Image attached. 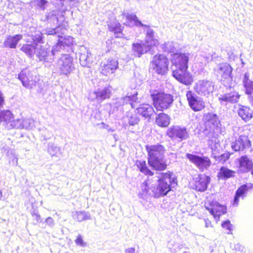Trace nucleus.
<instances>
[{
    "label": "nucleus",
    "mask_w": 253,
    "mask_h": 253,
    "mask_svg": "<svg viewBox=\"0 0 253 253\" xmlns=\"http://www.w3.org/2000/svg\"><path fill=\"white\" fill-rule=\"evenodd\" d=\"M157 183L153 184V180L148 178L146 180V184L144 185L145 189L148 187V194L151 197L158 198L164 197L170 190V184L176 183V179L172 172L159 173L156 177H153Z\"/></svg>",
    "instance_id": "1"
},
{
    "label": "nucleus",
    "mask_w": 253,
    "mask_h": 253,
    "mask_svg": "<svg viewBox=\"0 0 253 253\" xmlns=\"http://www.w3.org/2000/svg\"><path fill=\"white\" fill-rule=\"evenodd\" d=\"M148 153V162L149 166L157 170H164L167 168L164 154L166 150L160 144L146 146Z\"/></svg>",
    "instance_id": "2"
},
{
    "label": "nucleus",
    "mask_w": 253,
    "mask_h": 253,
    "mask_svg": "<svg viewBox=\"0 0 253 253\" xmlns=\"http://www.w3.org/2000/svg\"><path fill=\"white\" fill-rule=\"evenodd\" d=\"M122 16L123 18L125 19L124 24L126 26L130 27L135 26L146 28L145 30L146 33L145 43L147 47L150 48V49L152 47L157 46L159 44V42L157 38V36L154 30L150 28L149 26L142 24L135 14L123 13Z\"/></svg>",
    "instance_id": "3"
},
{
    "label": "nucleus",
    "mask_w": 253,
    "mask_h": 253,
    "mask_svg": "<svg viewBox=\"0 0 253 253\" xmlns=\"http://www.w3.org/2000/svg\"><path fill=\"white\" fill-rule=\"evenodd\" d=\"M205 131H209L208 145L213 151L215 152L219 146L217 134L219 129L220 121L218 116L213 113H210L204 116Z\"/></svg>",
    "instance_id": "4"
},
{
    "label": "nucleus",
    "mask_w": 253,
    "mask_h": 253,
    "mask_svg": "<svg viewBox=\"0 0 253 253\" xmlns=\"http://www.w3.org/2000/svg\"><path fill=\"white\" fill-rule=\"evenodd\" d=\"M154 105L158 111H163L171 107L173 102V97L172 95L157 90L151 91Z\"/></svg>",
    "instance_id": "5"
},
{
    "label": "nucleus",
    "mask_w": 253,
    "mask_h": 253,
    "mask_svg": "<svg viewBox=\"0 0 253 253\" xmlns=\"http://www.w3.org/2000/svg\"><path fill=\"white\" fill-rule=\"evenodd\" d=\"M151 64L153 70L158 74L164 75L168 71L169 59L163 54L155 55Z\"/></svg>",
    "instance_id": "6"
},
{
    "label": "nucleus",
    "mask_w": 253,
    "mask_h": 253,
    "mask_svg": "<svg viewBox=\"0 0 253 253\" xmlns=\"http://www.w3.org/2000/svg\"><path fill=\"white\" fill-rule=\"evenodd\" d=\"M56 67L61 74L67 75L75 68L73 58L68 54H62L56 63Z\"/></svg>",
    "instance_id": "7"
},
{
    "label": "nucleus",
    "mask_w": 253,
    "mask_h": 253,
    "mask_svg": "<svg viewBox=\"0 0 253 253\" xmlns=\"http://www.w3.org/2000/svg\"><path fill=\"white\" fill-rule=\"evenodd\" d=\"M214 84L211 80H199L195 84L194 89L201 96H208L214 90Z\"/></svg>",
    "instance_id": "8"
},
{
    "label": "nucleus",
    "mask_w": 253,
    "mask_h": 253,
    "mask_svg": "<svg viewBox=\"0 0 253 253\" xmlns=\"http://www.w3.org/2000/svg\"><path fill=\"white\" fill-rule=\"evenodd\" d=\"M186 157L202 171L208 169L211 164V161L208 157L187 153Z\"/></svg>",
    "instance_id": "9"
},
{
    "label": "nucleus",
    "mask_w": 253,
    "mask_h": 253,
    "mask_svg": "<svg viewBox=\"0 0 253 253\" xmlns=\"http://www.w3.org/2000/svg\"><path fill=\"white\" fill-rule=\"evenodd\" d=\"M167 135L172 139H177L182 141L187 139L189 136L187 128L180 126H172L169 127L167 131Z\"/></svg>",
    "instance_id": "10"
},
{
    "label": "nucleus",
    "mask_w": 253,
    "mask_h": 253,
    "mask_svg": "<svg viewBox=\"0 0 253 253\" xmlns=\"http://www.w3.org/2000/svg\"><path fill=\"white\" fill-rule=\"evenodd\" d=\"M18 79L21 81L24 86L27 88L31 89L36 85L38 78L33 72L25 69L22 70L18 75Z\"/></svg>",
    "instance_id": "11"
},
{
    "label": "nucleus",
    "mask_w": 253,
    "mask_h": 253,
    "mask_svg": "<svg viewBox=\"0 0 253 253\" xmlns=\"http://www.w3.org/2000/svg\"><path fill=\"white\" fill-rule=\"evenodd\" d=\"M187 70L188 68L173 69L172 76L180 83L186 85H190L193 82V79L191 74Z\"/></svg>",
    "instance_id": "12"
},
{
    "label": "nucleus",
    "mask_w": 253,
    "mask_h": 253,
    "mask_svg": "<svg viewBox=\"0 0 253 253\" xmlns=\"http://www.w3.org/2000/svg\"><path fill=\"white\" fill-rule=\"evenodd\" d=\"M187 70L188 68L173 69L172 76L180 83L186 85H190L193 82V79L191 74Z\"/></svg>",
    "instance_id": "13"
},
{
    "label": "nucleus",
    "mask_w": 253,
    "mask_h": 253,
    "mask_svg": "<svg viewBox=\"0 0 253 253\" xmlns=\"http://www.w3.org/2000/svg\"><path fill=\"white\" fill-rule=\"evenodd\" d=\"M111 95V90L109 86L103 88H98L90 93L89 99L91 101H96L98 103L102 102L104 100L108 99Z\"/></svg>",
    "instance_id": "14"
},
{
    "label": "nucleus",
    "mask_w": 253,
    "mask_h": 253,
    "mask_svg": "<svg viewBox=\"0 0 253 253\" xmlns=\"http://www.w3.org/2000/svg\"><path fill=\"white\" fill-rule=\"evenodd\" d=\"M190 55L189 53L174 54L171 59L172 65L175 66L176 69L188 68V62Z\"/></svg>",
    "instance_id": "15"
},
{
    "label": "nucleus",
    "mask_w": 253,
    "mask_h": 253,
    "mask_svg": "<svg viewBox=\"0 0 253 253\" xmlns=\"http://www.w3.org/2000/svg\"><path fill=\"white\" fill-rule=\"evenodd\" d=\"M14 115L8 110H0V124H2L5 128L10 129L14 128L16 119Z\"/></svg>",
    "instance_id": "16"
},
{
    "label": "nucleus",
    "mask_w": 253,
    "mask_h": 253,
    "mask_svg": "<svg viewBox=\"0 0 253 253\" xmlns=\"http://www.w3.org/2000/svg\"><path fill=\"white\" fill-rule=\"evenodd\" d=\"M232 68L226 63H221L218 65L215 71L221 77L223 82H231L233 79Z\"/></svg>",
    "instance_id": "17"
},
{
    "label": "nucleus",
    "mask_w": 253,
    "mask_h": 253,
    "mask_svg": "<svg viewBox=\"0 0 253 253\" xmlns=\"http://www.w3.org/2000/svg\"><path fill=\"white\" fill-rule=\"evenodd\" d=\"M118 68V62L113 59H108L101 64V73L105 76L114 73Z\"/></svg>",
    "instance_id": "18"
},
{
    "label": "nucleus",
    "mask_w": 253,
    "mask_h": 253,
    "mask_svg": "<svg viewBox=\"0 0 253 253\" xmlns=\"http://www.w3.org/2000/svg\"><path fill=\"white\" fill-rule=\"evenodd\" d=\"M186 97L190 107L194 111H198L205 107L204 103L200 99H199L191 91L187 92Z\"/></svg>",
    "instance_id": "19"
},
{
    "label": "nucleus",
    "mask_w": 253,
    "mask_h": 253,
    "mask_svg": "<svg viewBox=\"0 0 253 253\" xmlns=\"http://www.w3.org/2000/svg\"><path fill=\"white\" fill-rule=\"evenodd\" d=\"M210 179V177L207 175H199L194 178V188L198 191H205L207 189Z\"/></svg>",
    "instance_id": "20"
},
{
    "label": "nucleus",
    "mask_w": 253,
    "mask_h": 253,
    "mask_svg": "<svg viewBox=\"0 0 253 253\" xmlns=\"http://www.w3.org/2000/svg\"><path fill=\"white\" fill-rule=\"evenodd\" d=\"M240 95L236 91H231L224 94L220 95L218 100L222 105H226L228 103H235L238 102Z\"/></svg>",
    "instance_id": "21"
},
{
    "label": "nucleus",
    "mask_w": 253,
    "mask_h": 253,
    "mask_svg": "<svg viewBox=\"0 0 253 253\" xmlns=\"http://www.w3.org/2000/svg\"><path fill=\"white\" fill-rule=\"evenodd\" d=\"M80 62L83 67L90 68L93 65L92 57L89 50L84 46L81 47Z\"/></svg>",
    "instance_id": "22"
},
{
    "label": "nucleus",
    "mask_w": 253,
    "mask_h": 253,
    "mask_svg": "<svg viewBox=\"0 0 253 253\" xmlns=\"http://www.w3.org/2000/svg\"><path fill=\"white\" fill-rule=\"evenodd\" d=\"M251 146V141L248 136L241 135L232 144V148L235 151L243 150L246 148H249Z\"/></svg>",
    "instance_id": "23"
},
{
    "label": "nucleus",
    "mask_w": 253,
    "mask_h": 253,
    "mask_svg": "<svg viewBox=\"0 0 253 253\" xmlns=\"http://www.w3.org/2000/svg\"><path fill=\"white\" fill-rule=\"evenodd\" d=\"M36 54L41 61L49 62L53 59L51 52L47 51L46 48L41 44L37 45Z\"/></svg>",
    "instance_id": "24"
},
{
    "label": "nucleus",
    "mask_w": 253,
    "mask_h": 253,
    "mask_svg": "<svg viewBox=\"0 0 253 253\" xmlns=\"http://www.w3.org/2000/svg\"><path fill=\"white\" fill-rule=\"evenodd\" d=\"M206 209L214 216L215 219L218 220L221 215L226 212V207L218 203H215L214 205L211 206V207H206Z\"/></svg>",
    "instance_id": "25"
},
{
    "label": "nucleus",
    "mask_w": 253,
    "mask_h": 253,
    "mask_svg": "<svg viewBox=\"0 0 253 253\" xmlns=\"http://www.w3.org/2000/svg\"><path fill=\"white\" fill-rule=\"evenodd\" d=\"M136 110L137 114L145 118H150L155 112L153 107L148 104H140Z\"/></svg>",
    "instance_id": "26"
},
{
    "label": "nucleus",
    "mask_w": 253,
    "mask_h": 253,
    "mask_svg": "<svg viewBox=\"0 0 253 253\" xmlns=\"http://www.w3.org/2000/svg\"><path fill=\"white\" fill-rule=\"evenodd\" d=\"M253 187V184H244L241 186L236 192L233 205L234 206H237L239 204V199L241 198L243 199L245 196L247 192Z\"/></svg>",
    "instance_id": "27"
},
{
    "label": "nucleus",
    "mask_w": 253,
    "mask_h": 253,
    "mask_svg": "<svg viewBox=\"0 0 253 253\" xmlns=\"http://www.w3.org/2000/svg\"><path fill=\"white\" fill-rule=\"evenodd\" d=\"M239 169L243 172L251 170L253 167L252 161L247 156H243L239 159Z\"/></svg>",
    "instance_id": "28"
},
{
    "label": "nucleus",
    "mask_w": 253,
    "mask_h": 253,
    "mask_svg": "<svg viewBox=\"0 0 253 253\" xmlns=\"http://www.w3.org/2000/svg\"><path fill=\"white\" fill-rule=\"evenodd\" d=\"M237 112L239 116L246 122L249 121L253 116V111L247 106L241 105Z\"/></svg>",
    "instance_id": "29"
},
{
    "label": "nucleus",
    "mask_w": 253,
    "mask_h": 253,
    "mask_svg": "<svg viewBox=\"0 0 253 253\" xmlns=\"http://www.w3.org/2000/svg\"><path fill=\"white\" fill-rule=\"evenodd\" d=\"M140 120L136 114L128 113L127 115L123 118V126L126 129L128 126H134L137 125Z\"/></svg>",
    "instance_id": "30"
},
{
    "label": "nucleus",
    "mask_w": 253,
    "mask_h": 253,
    "mask_svg": "<svg viewBox=\"0 0 253 253\" xmlns=\"http://www.w3.org/2000/svg\"><path fill=\"white\" fill-rule=\"evenodd\" d=\"M23 38L22 35H16L14 36H8L4 42V45L6 47L15 48L17 44Z\"/></svg>",
    "instance_id": "31"
},
{
    "label": "nucleus",
    "mask_w": 253,
    "mask_h": 253,
    "mask_svg": "<svg viewBox=\"0 0 253 253\" xmlns=\"http://www.w3.org/2000/svg\"><path fill=\"white\" fill-rule=\"evenodd\" d=\"M109 31L113 32L116 38H123V34L122 33V28L120 23L114 21L108 24Z\"/></svg>",
    "instance_id": "32"
},
{
    "label": "nucleus",
    "mask_w": 253,
    "mask_h": 253,
    "mask_svg": "<svg viewBox=\"0 0 253 253\" xmlns=\"http://www.w3.org/2000/svg\"><path fill=\"white\" fill-rule=\"evenodd\" d=\"M33 121L31 119H16L14 128H32Z\"/></svg>",
    "instance_id": "33"
},
{
    "label": "nucleus",
    "mask_w": 253,
    "mask_h": 253,
    "mask_svg": "<svg viewBox=\"0 0 253 253\" xmlns=\"http://www.w3.org/2000/svg\"><path fill=\"white\" fill-rule=\"evenodd\" d=\"M250 74L247 72L245 74L243 79V83L245 88L246 93L248 94L253 93V81L249 79Z\"/></svg>",
    "instance_id": "34"
},
{
    "label": "nucleus",
    "mask_w": 253,
    "mask_h": 253,
    "mask_svg": "<svg viewBox=\"0 0 253 253\" xmlns=\"http://www.w3.org/2000/svg\"><path fill=\"white\" fill-rule=\"evenodd\" d=\"M170 117L164 113H160L156 119V124L161 127H167L170 123Z\"/></svg>",
    "instance_id": "35"
},
{
    "label": "nucleus",
    "mask_w": 253,
    "mask_h": 253,
    "mask_svg": "<svg viewBox=\"0 0 253 253\" xmlns=\"http://www.w3.org/2000/svg\"><path fill=\"white\" fill-rule=\"evenodd\" d=\"M38 44H24L22 45L20 50L26 54L29 57H32L34 53L36 54L37 45Z\"/></svg>",
    "instance_id": "36"
},
{
    "label": "nucleus",
    "mask_w": 253,
    "mask_h": 253,
    "mask_svg": "<svg viewBox=\"0 0 253 253\" xmlns=\"http://www.w3.org/2000/svg\"><path fill=\"white\" fill-rule=\"evenodd\" d=\"M235 172L227 168L222 167L218 173V177L220 179H225L234 176Z\"/></svg>",
    "instance_id": "37"
},
{
    "label": "nucleus",
    "mask_w": 253,
    "mask_h": 253,
    "mask_svg": "<svg viewBox=\"0 0 253 253\" xmlns=\"http://www.w3.org/2000/svg\"><path fill=\"white\" fill-rule=\"evenodd\" d=\"M73 216L74 219L79 222L88 220L91 218L90 213L85 211L74 212Z\"/></svg>",
    "instance_id": "38"
},
{
    "label": "nucleus",
    "mask_w": 253,
    "mask_h": 253,
    "mask_svg": "<svg viewBox=\"0 0 253 253\" xmlns=\"http://www.w3.org/2000/svg\"><path fill=\"white\" fill-rule=\"evenodd\" d=\"M133 50L137 52L139 57L141 55L150 50V48L144 44L133 43L132 45Z\"/></svg>",
    "instance_id": "39"
},
{
    "label": "nucleus",
    "mask_w": 253,
    "mask_h": 253,
    "mask_svg": "<svg viewBox=\"0 0 253 253\" xmlns=\"http://www.w3.org/2000/svg\"><path fill=\"white\" fill-rule=\"evenodd\" d=\"M137 94V92L134 91L132 95H127L123 98L122 99L123 100V103H127L129 102L132 108H134L136 107L137 106L135 104L138 102V98L136 96Z\"/></svg>",
    "instance_id": "40"
},
{
    "label": "nucleus",
    "mask_w": 253,
    "mask_h": 253,
    "mask_svg": "<svg viewBox=\"0 0 253 253\" xmlns=\"http://www.w3.org/2000/svg\"><path fill=\"white\" fill-rule=\"evenodd\" d=\"M136 165L139 169L140 171L146 175L152 176L153 172H152L146 166V162L144 161H137Z\"/></svg>",
    "instance_id": "41"
},
{
    "label": "nucleus",
    "mask_w": 253,
    "mask_h": 253,
    "mask_svg": "<svg viewBox=\"0 0 253 253\" xmlns=\"http://www.w3.org/2000/svg\"><path fill=\"white\" fill-rule=\"evenodd\" d=\"M47 151L51 157H58L61 155L60 148L53 144L49 145Z\"/></svg>",
    "instance_id": "42"
},
{
    "label": "nucleus",
    "mask_w": 253,
    "mask_h": 253,
    "mask_svg": "<svg viewBox=\"0 0 253 253\" xmlns=\"http://www.w3.org/2000/svg\"><path fill=\"white\" fill-rule=\"evenodd\" d=\"M58 37L59 38L58 40L59 41L60 43H61L66 49L73 43V38L70 36H66L64 37L58 35Z\"/></svg>",
    "instance_id": "43"
},
{
    "label": "nucleus",
    "mask_w": 253,
    "mask_h": 253,
    "mask_svg": "<svg viewBox=\"0 0 253 253\" xmlns=\"http://www.w3.org/2000/svg\"><path fill=\"white\" fill-rule=\"evenodd\" d=\"M66 48L64 46V45L60 43L59 41H58V42L53 46L52 48V50L51 51L53 57L54 56L56 55L59 52H61L65 50Z\"/></svg>",
    "instance_id": "44"
},
{
    "label": "nucleus",
    "mask_w": 253,
    "mask_h": 253,
    "mask_svg": "<svg viewBox=\"0 0 253 253\" xmlns=\"http://www.w3.org/2000/svg\"><path fill=\"white\" fill-rule=\"evenodd\" d=\"M146 184V181L145 183H143L141 186L142 190L138 194V197L140 199H142L144 201H147L148 198L149 196H150L148 194V187H146V189L144 186V185Z\"/></svg>",
    "instance_id": "45"
},
{
    "label": "nucleus",
    "mask_w": 253,
    "mask_h": 253,
    "mask_svg": "<svg viewBox=\"0 0 253 253\" xmlns=\"http://www.w3.org/2000/svg\"><path fill=\"white\" fill-rule=\"evenodd\" d=\"M211 157L214 158L216 161L219 162L223 163L226 160H227L230 157V154L228 153H224L219 156H217L215 155V153L213 152L211 154Z\"/></svg>",
    "instance_id": "46"
},
{
    "label": "nucleus",
    "mask_w": 253,
    "mask_h": 253,
    "mask_svg": "<svg viewBox=\"0 0 253 253\" xmlns=\"http://www.w3.org/2000/svg\"><path fill=\"white\" fill-rule=\"evenodd\" d=\"M59 27H57L54 29L47 28L45 30V34L47 35H58L59 33Z\"/></svg>",
    "instance_id": "47"
},
{
    "label": "nucleus",
    "mask_w": 253,
    "mask_h": 253,
    "mask_svg": "<svg viewBox=\"0 0 253 253\" xmlns=\"http://www.w3.org/2000/svg\"><path fill=\"white\" fill-rule=\"evenodd\" d=\"M37 5L42 10H44L47 3L46 0H35Z\"/></svg>",
    "instance_id": "48"
},
{
    "label": "nucleus",
    "mask_w": 253,
    "mask_h": 253,
    "mask_svg": "<svg viewBox=\"0 0 253 253\" xmlns=\"http://www.w3.org/2000/svg\"><path fill=\"white\" fill-rule=\"evenodd\" d=\"M46 18L47 20H52L53 22L56 21L57 22L58 21V18L56 16V11H52L49 13L46 16Z\"/></svg>",
    "instance_id": "49"
},
{
    "label": "nucleus",
    "mask_w": 253,
    "mask_h": 253,
    "mask_svg": "<svg viewBox=\"0 0 253 253\" xmlns=\"http://www.w3.org/2000/svg\"><path fill=\"white\" fill-rule=\"evenodd\" d=\"M222 226L225 229L228 230L227 232L228 234L231 233V231H232V225L230 223V222L229 220H227L224 221L222 224Z\"/></svg>",
    "instance_id": "50"
},
{
    "label": "nucleus",
    "mask_w": 253,
    "mask_h": 253,
    "mask_svg": "<svg viewBox=\"0 0 253 253\" xmlns=\"http://www.w3.org/2000/svg\"><path fill=\"white\" fill-rule=\"evenodd\" d=\"M172 42H168L163 45L162 48L165 51L170 52L172 50Z\"/></svg>",
    "instance_id": "51"
},
{
    "label": "nucleus",
    "mask_w": 253,
    "mask_h": 253,
    "mask_svg": "<svg viewBox=\"0 0 253 253\" xmlns=\"http://www.w3.org/2000/svg\"><path fill=\"white\" fill-rule=\"evenodd\" d=\"M75 243L77 245L84 247L86 246V244L84 241L81 235H79L75 240Z\"/></svg>",
    "instance_id": "52"
},
{
    "label": "nucleus",
    "mask_w": 253,
    "mask_h": 253,
    "mask_svg": "<svg viewBox=\"0 0 253 253\" xmlns=\"http://www.w3.org/2000/svg\"><path fill=\"white\" fill-rule=\"evenodd\" d=\"M234 250L236 251V253H244L245 252V248L239 243L235 245Z\"/></svg>",
    "instance_id": "53"
},
{
    "label": "nucleus",
    "mask_w": 253,
    "mask_h": 253,
    "mask_svg": "<svg viewBox=\"0 0 253 253\" xmlns=\"http://www.w3.org/2000/svg\"><path fill=\"white\" fill-rule=\"evenodd\" d=\"M33 40L35 42H41L42 40V34L40 32H38L33 36Z\"/></svg>",
    "instance_id": "54"
},
{
    "label": "nucleus",
    "mask_w": 253,
    "mask_h": 253,
    "mask_svg": "<svg viewBox=\"0 0 253 253\" xmlns=\"http://www.w3.org/2000/svg\"><path fill=\"white\" fill-rule=\"evenodd\" d=\"M45 222L46 223V224L51 227H54V225H55V222H54V220H53V219L51 217H47L45 220Z\"/></svg>",
    "instance_id": "55"
},
{
    "label": "nucleus",
    "mask_w": 253,
    "mask_h": 253,
    "mask_svg": "<svg viewBox=\"0 0 253 253\" xmlns=\"http://www.w3.org/2000/svg\"><path fill=\"white\" fill-rule=\"evenodd\" d=\"M32 216L35 217V219L37 222H41V217L40 215L37 212L33 211L32 213Z\"/></svg>",
    "instance_id": "56"
},
{
    "label": "nucleus",
    "mask_w": 253,
    "mask_h": 253,
    "mask_svg": "<svg viewBox=\"0 0 253 253\" xmlns=\"http://www.w3.org/2000/svg\"><path fill=\"white\" fill-rule=\"evenodd\" d=\"M4 104V96L2 93L0 91V108L2 107Z\"/></svg>",
    "instance_id": "57"
},
{
    "label": "nucleus",
    "mask_w": 253,
    "mask_h": 253,
    "mask_svg": "<svg viewBox=\"0 0 253 253\" xmlns=\"http://www.w3.org/2000/svg\"><path fill=\"white\" fill-rule=\"evenodd\" d=\"M125 253H135V250L134 248H129L125 250Z\"/></svg>",
    "instance_id": "58"
},
{
    "label": "nucleus",
    "mask_w": 253,
    "mask_h": 253,
    "mask_svg": "<svg viewBox=\"0 0 253 253\" xmlns=\"http://www.w3.org/2000/svg\"><path fill=\"white\" fill-rule=\"evenodd\" d=\"M205 227H206L208 228V227L211 226V222L208 219H205Z\"/></svg>",
    "instance_id": "59"
},
{
    "label": "nucleus",
    "mask_w": 253,
    "mask_h": 253,
    "mask_svg": "<svg viewBox=\"0 0 253 253\" xmlns=\"http://www.w3.org/2000/svg\"><path fill=\"white\" fill-rule=\"evenodd\" d=\"M104 128H105L109 132H113L114 131V129L111 128V127H109V126L108 125H106L105 126H104Z\"/></svg>",
    "instance_id": "60"
},
{
    "label": "nucleus",
    "mask_w": 253,
    "mask_h": 253,
    "mask_svg": "<svg viewBox=\"0 0 253 253\" xmlns=\"http://www.w3.org/2000/svg\"><path fill=\"white\" fill-rule=\"evenodd\" d=\"M72 5H74L76 3H77L79 0H68Z\"/></svg>",
    "instance_id": "61"
},
{
    "label": "nucleus",
    "mask_w": 253,
    "mask_h": 253,
    "mask_svg": "<svg viewBox=\"0 0 253 253\" xmlns=\"http://www.w3.org/2000/svg\"><path fill=\"white\" fill-rule=\"evenodd\" d=\"M2 197V193L0 191V199Z\"/></svg>",
    "instance_id": "62"
},
{
    "label": "nucleus",
    "mask_w": 253,
    "mask_h": 253,
    "mask_svg": "<svg viewBox=\"0 0 253 253\" xmlns=\"http://www.w3.org/2000/svg\"><path fill=\"white\" fill-rule=\"evenodd\" d=\"M16 163H17L18 159L17 158H16Z\"/></svg>",
    "instance_id": "63"
},
{
    "label": "nucleus",
    "mask_w": 253,
    "mask_h": 253,
    "mask_svg": "<svg viewBox=\"0 0 253 253\" xmlns=\"http://www.w3.org/2000/svg\"><path fill=\"white\" fill-rule=\"evenodd\" d=\"M252 174L253 175V169H252Z\"/></svg>",
    "instance_id": "64"
}]
</instances>
